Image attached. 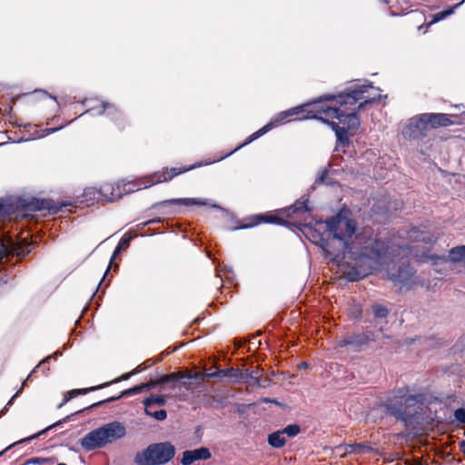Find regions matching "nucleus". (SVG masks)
Returning <instances> with one entry per match:
<instances>
[{
	"label": "nucleus",
	"instance_id": "1",
	"mask_svg": "<svg viewBox=\"0 0 465 465\" xmlns=\"http://www.w3.org/2000/svg\"><path fill=\"white\" fill-rule=\"evenodd\" d=\"M371 89H374L371 83L356 84L337 94H323L313 101L282 111L272 121L248 136L227 155L260 138L273 127L291 120H320L335 133L339 144L347 146L350 143L348 133L357 131L361 124L359 113L366 104L376 103L381 97V94L367 95Z\"/></svg>",
	"mask_w": 465,
	"mask_h": 465
},
{
	"label": "nucleus",
	"instance_id": "2",
	"mask_svg": "<svg viewBox=\"0 0 465 465\" xmlns=\"http://www.w3.org/2000/svg\"><path fill=\"white\" fill-rule=\"evenodd\" d=\"M325 223L328 232L332 236L331 241L338 243V247L333 250H331L332 247L329 242L322 246L325 256L331 257L333 262L343 260L345 254L353 252L354 249L359 250L362 256L375 261L384 252L382 241L374 237L373 229L370 226L363 227L356 232V221L347 218L341 213L327 219Z\"/></svg>",
	"mask_w": 465,
	"mask_h": 465
},
{
	"label": "nucleus",
	"instance_id": "3",
	"mask_svg": "<svg viewBox=\"0 0 465 465\" xmlns=\"http://www.w3.org/2000/svg\"><path fill=\"white\" fill-rule=\"evenodd\" d=\"M409 386L395 388L384 400L381 406L387 414L401 421L408 430H417L426 421V410L423 406L426 395L411 393Z\"/></svg>",
	"mask_w": 465,
	"mask_h": 465
},
{
	"label": "nucleus",
	"instance_id": "4",
	"mask_svg": "<svg viewBox=\"0 0 465 465\" xmlns=\"http://www.w3.org/2000/svg\"><path fill=\"white\" fill-rule=\"evenodd\" d=\"M125 434V427L118 421H113L88 432L81 439V446L87 451L94 450L122 439Z\"/></svg>",
	"mask_w": 465,
	"mask_h": 465
},
{
	"label": "nucleus",
	"instance_id": "5",
	"mask_svg": "<svg viewBox=\"0 0 465 465\" xmlns=\"http://www.w3.org/2000/svg\"><path fill=\"white\" fill-rule=\"evenodd\" d=\"M174 446L169 442L152 443L134 456L136 465H164L173 459Z\"/></svg>",
	"mask_w": 465,
	"mask_h": 465
},
{
	"label": "nucleus",
	"instance_id": "6",
	"mask_svg": "<svg viewBox=\"0 0 465 465\" xmlns=\"http://www.w3.org/2000/svg\"><path fill=\"white\" fill-rule=\"evenodd\" d=\"M388 278L400 290H410L415 284V271L409 263L393 264L387 272Z\"/></svg>",
	"mask_w": 465,
	"mask_h": 465
},
{
	"label": "nucleus",
	"instance_id": "7",
	"mask_svg": "<svg viewBox=\"0 0 465 465\" xmlns=\"http://www.w3.org/2000/svg\"><path fill=\"white\" fill-rule=\"evenodd\" d=\"M374 341V332L366 329L361 332H352L343 335L337 341V347L343 348L346 346H351L355 351H360Z\"/></svg>",
	"mask_w": 465,
	"mask_h": 465
},
{
	"label": "nucleus",
	"instance_id": "8",
	"mask_svg": "<svg viewBox=\"0 0 465 465\" xmlns=\"http://www.w3.org/2000/svg\"><path fill=\"white\" fill-rule=\"evenodd\" d=\"M428 130H430L428 123L421 114L410 119L408 124L402 129V135L408 140H419L427 135Z\"/></svg>",
	"mask_w": 465,
	"mask_h": 465
},
{
	"label": "nucleus",
	"instance_id": "9",
	"mask_svg": "<svg viewBox=\"0 0 465 465\" xmlns=\"http://www.w3.org/2000/svg\"><path fill=\"white\" fill-rule=\"evenodd\" d=\"M202 163H196L189 166H183L179 168H167L164 167L160 171L154 172L152 175L147 177L150 185L157 184L171 181L175 176L193 170L197 167L202 166Z\"/></svg>",
	"mask_w": 465,
	"mask_h": 465
},
{
	"label": "nucleus",
	"instance_id": "10",
	"mask_svg": "<svg viewBox=\"0 0 465 465\" xmlns=\"http://www.w3.org/2000/svg\"><path fill=\"white\" fill-rule=\"evenodd\" d=\"M30 98L31 102H41L40 111L44 116L48 118L47 114L45 113V109H50L52 112H58L60 109V104L54 96H52L47 92L43 90H35L31 94H27Z\"/></svg>",
	"mask_w": 465,
	"mask_h": 465
},
{
	"label": "nucleus",
	"instance_id": "11",
	"mask_svg": "<svg viewBox=\"0 0 465 465\" xmlns=\"http://www.w3.org/2000/svg\"><path fill=\"white\" fill-rule=\"evenodd\" d=\"M246 221V223H241L234 227L233 230L247 229L261 223H275L279 225H285L288 223L284 218L270 213L252 215L248 217Z\"/></svg>",
	"mask_w": 465,
	"mask_h": 465
},
{
	"label": "nucleus",
	"instance_id": "12",
	"mask_svg": "<svg viewBox=\"0 0 465 465\" xmlns=\"http://www.w3.org/2000/svg\"><path fill=\"white\" fill-rule=\"evenodd\" d=\"M69 202H55L52 199H32L27 207L32 211L46 210L50 214H56L63 207L70 205Z\"/></svg>",
	"mask_w": 465,
	"mask_h": 465
},
{
	"label": "nucleus",
	"instance_id": "13",
	"mask_svg": "<svg viewBox=\"0 0 465 465\" xmlns=\"http://www.w3.org/2000/svg\"><path fill=\"white\" fill-rule=\"evenodd\" d=\"M198 376H201V374L196 373L194 375V377H198ZM192 378H193V375H192L190 372L185 373L183 371H176V372H172V373L162 375L161 377H159L158 379H155V380H151L148 382L143 383V386L144 390H150V389L155 388L159 385H163V384H167V383H175L183 379L190 380Z\"/></svg>",
	"mask_w": 465,
	"mask_h": 465
},
{
	"label": "nucleus",
	"instance_id": "14",
	"mask_svg": "<svg viewBox=\"0 0 465 465\" xmlns=\"http://www.w3.org/2000/svg\"><path fill=\"white\" fill-rule=\"evenodd\" d=\"M124 193V190L120 184L104 183L98 188V200L105 202H114L120 199Z\"/></svg>",
	"mask_w": 465,
	"mask_h": 465
},
{
	"label": "nucleus",
	"instance_id": "15",
	"mask_svg": "<svg viewBox=\"0 0 465 465\" xmlns=\"http://www.w3.org/2000/svg\"><path fill=\"white\" fill-rule=\"evenodd\" d=\"M206 202L199 198H176L158 202L153 205V209L171 208L173 206L205 205Z\"/></svg>",
	"mask_w": 465,
	"mask_h": 465
},
{
	"label": "nucleus",
	"instance_id": "16",
	"mask_svg": "<svg viewBox=\"0 0 465 465\" xmlns=\"http://www.w3.org/2000/svg\"><path fill=\"white\" fill-rule=\"evenodd\" d=\"M212 457L210 450L206 447H201L193 450H185L183 452L181 460L182 465H191L197 460H206Z\"/></svg>",
	"mask_w": 465,
	"mask_h": 465
},
{
	"label": "nucleus",
	"instance_id": "17",
	"mask_svg": "<svg viewBox=\"0 0 465 465\" xmlns=\"http://www.w3.org/2000/svg\"><path fill=\"white\" fill-rule=\"evenodd\" d=\"M82 104L86 107L85 113L92 115L105 114L111 104V103L97 97L85 98Z\"/></svg>",
	"mask_w": 465,
	"mask_h": 465
},
{
	"label": "nucleus",
	"instance_id": "18",
	"mask_svg": "<svg viewBox=\"0 0 465 465\" xmlns=\"http://www.w3.org/2000/svg\"><path fill=\"white\" fill-rule=\"evenodd\" d=\"M105 115L111 122L114 124L116 129L120 132L125 130V128L129 126V122L126 116L114 104H110Z\"/></svg>",
	"mask_w": 465,
	"mask_h": 465
},
{
	"label": "nucleus",
	"instance_id": "19",
	"mask_svg": "<svg viewBox=\"0 0 465 465\" xmlns=\"http://www.w3.org/2000/svg\"><path fill=\"white\" fill-rule=\"evenodd\" d=\"M423 119L428 123L429 129L447 127L453 124L450 115L441 113H425L423 114Z\"/></svg>",
	"mask_w": 465,
	"mask_h": 465
},
{
	"label": "nucleus",
	"instance_id": "20",
	"mask_svg": "<svg viewBox=\"0 0 465 465\" xmlns=\"http://www.w3.org/2000/svg\"><path fill=\"white\" fill-rule=\"evenodd\" d=\"M143 391H144L143 383L139 384V385H135V386H134L132 388H129L127 390H124V391H121L120 394H118L117 396H112V397L107 398L105 400H103V401H97L95 403H93L90 406L84 408V410H80V411H76L75 413H80V412L84 411L85 410H91V409L102 406L104 403H108V402H113V401H118V400H120L123 397H127V396L138 394V393L142 392Z\"/></svg>",
	"mask_w": 465,
	"mask_h": 465
},
{
	"label": "nucleus",
	"instance_id": "21",
	"mask_svg": "<svg viewBox=\"0 0 465 465\" xmlns=\"http://www.w3.org/2000/svg\"><path fill=\"white\" fill-rule=\"evenodd\" d=\"M209 378H232L234 380L243 379L242 375V371L240 369L236 368H227V369H221L214 372L207 373L206 374Z\"/></svg>",
	"mask_w": 465,
	"mask_h": 465
},
{
	"label": "nucleus",
	"instance_id": "22",
	"mask_svg": "<svg viewBox=\"0 0 465 465\" xmlns=\"http://www.w3.org/2000/svg\"><path fill=\"white\" fill-rule=\"evenodd\" d=\"M32 251V243L28 242L25 239L14 243L11 248V252L19 258H25Z\"/></svg>",
	"mask_w": 465,
	"mask_h": 465
},
{
	"label": "nucleus",
	"instance_id": "23",
	"mask_svg": "<svg viewBox=\"0 0 465 465\" xmlns=\"http://www.w3.org/2000/svg\"><path fill=\"white\" fill-rule=\"evenodd\" d=\"M99 387L92 386L89 388H83V389H74L67 391L63 399V401L58 405V408H61L65 403H67L70 400H72L74 397H77L79 395H85L89 392L98 391Z\"/></svg>",
	"mask_w": 465,
	"mask_h": 465
},
{
	"label": "nucleus",
	"instance_id": "24",
	"mask_svg": "<svg viewBox=\"0 0 465 465\" xmlns=\"http://www.w3.org/2000/svg\"><path fill=\"white\" fill-rule=\"evenodd\" d=\"M374 451V449L366 442L349 444L346 447V452L349 454H369Z\"/></svg>",
	"mask_w": 465,
	"mask_h": 465
},
{
	"label": "nucleus",
	"instance_id": "25",
	"mask_svg": "<svg viewBox=\"0 0 465 465\" xmlns=\"http://www.w3.org/2000/svg\"><path fill=\"white\" fill-rule=\"evenodd\" d=\"M309 201L305 200H297L292 205H291L288 210L282 211L283 213H287L286 216L290 215V212L292 213H304L310 211L308 206Z\"/></svg>",
	"mask_w": 465,
	"mask_h": 465
},
{
	"label": "nucleus",
	"instance_id": "26",
	"mask_svg": "<svg viewBox=\"0 0 465 465\" xmlns=\"http://www.w3.org/2000/svg\"><path fill=\"white\" fill-rule=\"evenodd\" d=\"M268 443L272 448L281 449L285 445L286 439L282 430H277L268 435Z\"/></svg>",
	"mask_w": 465,
	"mask_h": 465
},
{
	"label": "nucleus",
	"instance_id": "27",
	"mask_svg": "<svg viewBox=\"0 0 465 465\" xmlns=\"http://www.w3.org/2000/svg\"><path fill=\"white\" fill-rule=\"evenodd\" d=\"M144 407L152 408L153 405L164 406L167 402L166 396L164 395H151L143 400Z\"/></svg>",
	"mask_w": 465,
	"mask_h": 465
},
{
	"label": "nucleus",
	"instance_id": "28",
	"mask_svg": "<svg viewBox=\"0 0 465 465\" xmlns=\"http://www.w3.org/2000/svg\"><path fill=\"white\" fill-rule=\"evenodd\" d=\"M462 4V2H460L458 3L457 5H455L453 7L450 8V9H447V10H444V11H441V12H439L435 15H432V19L430 23L426 24L425 25V27L428 28L430 27L431 25L448 17L449 15H450L451 14H453L454 12V9L457 8L458 6H460V5Z\"/></svg>",
	"mask_w": 465,
	"mask_h": 465
},
{
	"label": "nucleus",
	"instance_id": "29",
	"mask_svg": "<svg viewBox=\"0 0 465 465\" xmlns=\"http://www.w3.org/2000/svg\"><path fill=\"white\" fill-rule=\"evenodd\" d=\"M450 260L457 262L465 261V245L454 247L450 250Z\"/></svg>",
	"mask_w": 465,
	"mask_h": 465
},
{
	"label": "nucleus",
	"instance_id": "30",
	"mask_svg": "<svg viewBox=\"0 0 465 465\" xmlns=\"http://www.w3.org/2000/svg\"><path fill=\"white\" fill-rule=\"evenodd\" d=\"M52 358L51 355L47 356L46 358H45L44 360H42L38 365H36L33 371H31V373L27 376L26 380L25 381V382L28 381L29 380H31V378L35 375V373H36L38 371V370H41L42 373L44 375H47L48 373V371H49V367L47 365L48 363V361Z\"/></svg>",
	"mask_w": 465,
	"mask_h": 465
},
{
	"label": "nucleus",
	"instance_id": "31",
	"mask_svg": "<svg viewBox=\"0 0 465 465\" xmlns=\"http://www.w3.org/2000/svg\"><path fill=\"white\" fill-rule=\"evenodd\" d=\"M56 424H54L50 427H48L47 429L44 430L43 431L39 432V433H36V434H34L30 437H27V438H25V439H22V440H19L12 444H10L9 446H7L5 449H4L3 450L0 451V458L3 457L9 450H11L13 447L20 444V443H24V442H28L35 438H37L40 434L44 433L45 431H46L47 430H49L50 428L55 426Z\"/></svg>",
	"mask_w": 465,
	"mask_h": 465
},
{
	"label": "nucleus",
	"instance_id": "32",
	"mask_svg": "<svg viewBox=\"0 0 465 465\" xmlns=\"http://www.w3.org/2000/svg\"><path fill=\"white\" fill-rule=\"evenodd\" d=\"M371 312L376 319H385L389 315V309L382 304L371 305Z\"/></svg>",
	"mask_w": 465,
	"mask_h": 465
},
{
	"label": "nucleus",
	"instance_id": "33",
	"mask_svg": "<svg viewBox=\"0 0 465 465\" xmlns=\"http://www.w3.org/2000/svg\"><path fill=\"white\" fill-rule=\"evenodd\" d=\"M333 183H334V181L330 177V172L328 169L322 170V173H320V175L316 178V180L314 182L315 186L321 185V184L331 185Z\"/></svg>",
	"mask_w": 465,
	"mask_h": 465
},
{
	"label": "nucleus",
	"instance_id": "34",
	"mask_svg": "<svg viewBox=\"0 0 465 465\" xmlns=\"http://www.w3.org/2000/svg\"><path fill=\"white\" fill-rule=\"evenodd\" d=\"M130 242H131V237H130V236H127L126 234H125V235H124V236L120 239V241H119V242H118V244H117V246H116V248H115V250H114V253H113V256H112V258H111V262H112V261H113V260L117 256V255H118V253H119L122 250H126V249L129 247V245H130Z\"/></svg>",
	"mask_w": 465,
	"mask_h": 465
},
{
	"label": "nucleus",
	"instance_id": "35",
	"mask_svg": "<svg viewBox=\"0 0 465 465\" xmlns=\"http://www.w3.org/2000/svg\"><path fill=\"white\" fill-rule=\"evenodd\" d=\"M134 374L133 373V371H129V372H126V373H124L122 374L121 376L110 381H106L104 383H102V384H99V385H96L95 387H99V390L101 389H104L105 387H108L114 383H117V382H120L122 381H127L129 380L132 376H134Z\"/></svg>",
	"mask_w": 465,
	"mask_h": 465
},
{
	"label": "nucleus",
	"instance_id": "36",
	"mask_svg": "<svg viewBox=\"0 0 465 465\" xmlns=\"http://www.w3.org/2000/svg\"><path fill=\"white\" fill-rule=\"evenodd\" d=\"M144 411L146 415L151 416L157 420H164L167 418V412L165 410L153 411L152 408H148L147 410V407H144Z\"/></svg>",
	"mask_w": 465,
	"mask_h": 465
},
{
	"label": "nucleus",
	"instance_id": "37",
	"mask_svg": "<svg viewBox=\"0 0 465 465\" xmlns=\"http://www.w3.org/2000/svg\"><path fill=\"white\" fill-rule=\"evenodd\" d=\"M83 196L85 197L86 201H99L98 200V188L96 187H88L85 188L83 193Z\"/></svg>",
	"mask_w": 465,
	"mask_h": 465
},
{
	"label": "nucleus",
	"instance_id": "38",
	"mask_svg": "<svg viewBox=\"0 0 465 465\" xmlns=\"http://www.w3.org/2000/svg\"><path fill=\"white\" fill-rule=\"evenodd\" d=\"M283 434H287L292 438L297 436L301 432V427L298 424H290L282 430Z\"/></svg>",
	"mask_w": 465,
	"mask_h": 465
},
{
	"label": "nucleus",
	"instance_id": "39",
	"mask_svg": "<svg viewBox=\"0 0 465 465\" xmlns=\"http://www.w3.org/2000/svg\"><path fill=\"white\" fill-rule=\"evenodd\" d=\"M160 361H162V359H158V360H156V361L148 360V361H146L145 362L139 364V365H138L137 367H135L134 370H132V371H133V373H134V375H136V374H138V373H140V372H142V371H145L147 368L151 367V366H152V365H153L155 362Z\"/></svg>",
	"mask_w": 465,
	"mask_h": 465
},
{
	"label": "nucleus",
	"instance_id": "40",
	"mask_svg": "<svg viewBox=\"0 0 465 465\" xmlns=\"http://www.w3.org/2000/svg\"><path fill=\"white\" fill-rule=\"evenodd\" d=\"M69 123H71V121L64 122V123H63V124H59V125H58V126H56V127H53V128H45V129L42 130V133H43V134H42L41 135H39V137H44V136L48 135V134H53V133H54V132H56V131H59V130H61L62 128H64L65 125H67Z\"/></svg>",
	"mask_w": 465,
	"mask_h": 465
},
{
	"label": "nucleus",
	"instance_id": "41",
	"mask_svg": "<svg viewBox=\"0 0 465 465\" xmlns=\"http://www.w3.org/2000/svg\"><path fill=\"white\" fill-rule=\"evenodd\" d=\"M54 460V458H33L30 459L27 463L28 464H35V465H43L47 462H53Z\"/></svg>",
	"mask_w": 465,
	"mask_h": 465
},
{
	"label": "nucleus",
	"instance_id": "42",
	"mask_svg": "<svg viewBox=\"0 0 465 465\" xmlns=\"http://www.w3.org/2000/svg\"><path fill=\"white\" fill-rule=\"evenodd\" d=\"M454 418L460 423L465 424V409L459 408L454 411Z\"/></svg>",
	"mask_w": 465,
	"mask_h": 465
},
{
	"label": "nucleus",
	"instance_id": "43",
	"mask_svg": "<svg viewBox=\"0 0 465 465\" xmlns=\"http://www.w3.org/2000/svg\"><path fill=\"white\" fill-rule=\"evenodd\" d=\"M12 206L0 201V217L8 215L11 213Z\"/></svg>",
	"mask_w": 465,
	"mask_h": 465
},
{
	"label": "nucleus",
	"instance_id": "44",
	"mask_svg": "<svg viewBox=\"0 0 465 465\" xmlns=\"http://www.w3.org/2000/svg\"><path fill=\"white\" fill-rule=\"evenodd\" d=\"M425 243H433L436 242V238L433 235H426L420 239Z\"/></svg>",
	"mask_w": 465,
	"mask_h": 465
},
{
	"label": "nucleus",
	"instance_id": "45",
	"mask_svg": "<svg viewBox=\"0 0 465 465\" xmlns=\"http://www.w3.org/2000/svg\"><path fill=\"white\" fill-rule=\"evenodd\" d=\"M7 256L6 248L4 244L0 245V262H2V260Z\"/></svg>",
	"mask_w": 465,
	"mask_h": 465
},
{
	"label": "nucleus",
	"instance_id": "46",
	"mask_svg": "<svg viewBox=\"0 0 465 465\" xmlns=\"http://www.w3.org/2000/svg\"><path fill=\"white\" fill-rule=\"evenodd\" d=\"M25 381L23 382L21 388L18 390V391L9 400V401L7 402V405H12L14 401H15V398L23 391L25 385Z\"/></svg>",
	"mask_w": 465,
	"mask_h": 465
},
{
	"label": "nucleus",
	"instance_id": "47",
	"mask_svg": "<svg viewBox=\"0 0 465 465\" xmlns=\"http://www.w3.org/2000/svg\"><path fill=\"white\" fill-rule=\"evenodd\" d=\"M162 222V219L161 218H154V219H152L148 222H145L143 223V225H148V224H152V223H161Z\"/></svg>",
	"mask_w": 465,
	"mask_h": 465
},
{
	"label": "nucleus",
	"instance_id": "48",
	"mask_svg": "<svg viewBox=\"0 0 465 465\" xmlns=\"http://www.w3.org/2000/svg\"><path fill=\"white\" fill-rule=\"evenodd\" d=\"M176 213V211H175V210H171V209H170V210H168V211L162 212L161 213H163V214H173V213Z\"/></svg>",
	"mask_w": 465,
	"mask_h": 465
},
{
	"label": "nucleus",
	"instance_id": "49",
	"mask_svg": "<svg viewBox=\"0 0 465 465\" xmlns=\"http://www.w3.org/2000/svg\"><path fill=\"white\" fill-rule=\"evenodd\" d=\"M460 448H461L463 455L465 456V441L464 440L461 441Z\"/></svg>",
	"mask_w": 465,
	"mask_h": 465
},
{
	"label": "nucleus",
	"instance_id": "50",
	"mask_svg": "<svg viewBox=\"0 0 465 465\" xmlns=\"http://www.w3.org/2000/svg\"><path fill=\"white\" fill-rule=\"evenodd\" d=\"M10 406H11V405H7V404H6V405L4 407V409L1 411V412H0V413H1V414H4L5 411H8V409H9V407H10Z\"/></svg>",
	"mask_w": 465,
	"mask_h": 465
},
{
	"label": "nucleus",
	"instance_id": "51",
	"mask_svg": "<svg viewBox=\"0 0 465 465\" xmlns=\"http://www.w3.org/2000/svg\"><path fill=\"white\" fill-rule=\"evenodd\" d=\"M307 366H308V363L306 361H302L299 365L300 368H306Z\"/></svg>",
	"mask_w": 465,
	"mask_h": 465
},
{
	"label": "nucleus",
	"instance_id": "52",
	"mask_svg": "<svg viewBox=\"0 0 465 465\" xmlns=\"http://www.w3.org/2000/svg\"><path fill=\"white\" fill-rule=\"evenodd\" d=\"M175 350H176V348H173V350H171V351H167V354H170V353H172V352L175 351Z\"/></svg>",
	"mask_w": 465,
	"mask_h": 465
},
{
	"label": "nucleus",
	"instance_id": "53",
	"mask_svg": "<svg viewBox=\"0 0 465 465\" xmlns=\"http://www.w3.org/2000/svg\"><path fill=\"white\" fill-rule=\"evenodd\" d=\"M248 377H250L251 379H252V378H253V376H252V372H251L250 374H248Z\"/></svg>",
	"mask_w": 465,
	"mask_h": 465
},
{
	"label": "nucleus",
	"instance_id": "54",
	"mask_svg": "<svg viewBox=\"0 0 465 465\" xmlns=\"http://www.w3.org/2000/svg\"><path fill=\"white\" fill-rule=\"evenodd\" d=\"M255 381L258 384H260V381H259V378H255Z\"/></svg>",
	"mask_w": 465,
	"mask_h": 465
},
{
	"label": "nucleus",
	"instance_id": "55",
	"mask_svg": "<svg viewBox=\"0 0 465 465\" xmlns=\"http://www.w3.org/2000/svg\"><path fill=\"white\" fill-rule=\"evenodd\" d=\"M57 465H67V464H66V463L62 462V463H58Z\"/></svg>",
	"mask_w": 465,
	"mask_h": 465
},
{
	"label": "nucleus",
	"instance_id": "56",
	"mask_svg": "<svg viewBox=\"0 0 465 465\" xmlns=\"http://www.w3.org/2000/svg\"><path fill=\"white\" fill-rule=\"evenodd\" d=\"M108 271H109V267L106 268V272H105L104 275L107 273Z\"/></svg>",
	"mask_w": 465,
	"mask_h": 465
}]
</instances>
